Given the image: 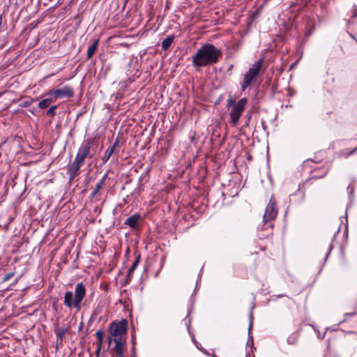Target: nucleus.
Wrapping results in <instances>:
<instances>
[{
    "label": "nucleus",
    "instance_id": "4",
    "mask_svg": "<svg viewBox=\"0 0 357 357\" xmlns=\"http://www.w3.org/2000/svg\"><path fill=\"white\" fill-rule=\"evenodd\" d=\"M86 294V288L82 282L78 283L75 289L74 295L68 292V307H75L77 311L80 310L81 302Z\"/></svg>",
    "mask_w": 357,
    "mask_h": 357
},
{
    "label": "nucleus",
    "instance_id": "26",
    "mask_svg": "<svg viewBox=\"0 0 357 357\" xmlns=\"http://www.w3.org/2000/svg\"><path fill=\"white\" fill-rule=\"evenodd\" d=\"M347 191H348L349 193L352 194L353 192H354V188L351 185H349L347 187Z\"/></svg>",
    "mask_w": 357,
    "mask_h": 357
},
{
    "label": "nucleus",
    "instance_id": "10",
    "mask_svg": "<svg viewBox=\"0 0 357 357\" xmlns=\"http://www.w3.org/2000/svg\"><path fill=\"white\" fill-rule=\"evenodd\" d=\"M141 218V215L139 213H135L131 216L128 217L124 222V224L128 225L131 228H135Z\"/></svg>",
    "mask_w": 357,
    "mask_h": 357
},
{
    "label": "nucleus",
    "instance_id": "31",
    "mask_svg": "<svg viewBox=\"0 0 357 357\" xmlns=\"http://www.w3.org/2000/svg\"><path fill=\"white\" fill-rule=\"evenodd\" d=\"M287 342H288L289 344H293V343L294 342H291L290 338H289V339L287 340Z\"/></svg>",
    "mask_w": 357,
    "mask_h": 357
},
{
    "label": "nucleus",
    "instance_id": "22",
    "mask_svg": "<svg viewBox=\"0 0 357 357\" xmlns=\"http://www.w3.org/2000/svg\"><path fill=\"white\" fill-rule=\"evenodd\" d=\"M96 336L98 340L99 341L100 344H101L102 342L103 341V338H104L103 332L100 330L97 331L96 332Z\"/></svg>",
    "mask_w": 357,
    "mask_h": 357
},
{
    "label": "nucleus",
    "instance_id": "11",
    "mask_svg": "<svg viewBox=\"0 0 357 357\" xmlns=\"http://www.w3.org/2000/svg\"><path fill=\"white\" fill-rule=\"evenodd\" d=\"M50 96L53 97L55 99L59 98H64L67 96V88L65 86L62 89H56L54 91H51L49 93Z\"/></svg>",
    "mask_w": 357,
    "mask_h": 357
},
{
    "label": "nucleus",
    "instance_id": "35",
    "mask_svg": "<svg viewBox=\"0 0 357 357\" xmlns=\"http://www.w3.org/2000/svg\"><path fill=\"white\" fill-rule=\"evenodd\" d=\"M2 93H3L2 92H0V97L2 96Z\"/></svg>",
    "mask_w": 357,
    "mask_h": 357
},
{
    "label": "nucleus",
    "instance_id": "33",
    "mask_svg": "<svg viewBox=\"0 0 357 357\" xmlns=\"http://www.w3.org/2000/svg\"><path fill=\"white\" fill-rule=\"evenodd\" d=\"M331 249H332V245H330V250H329V252L331 250Z\"/></svg>",
    "mask_w": 357,
    "mask_h": 357
},
{
    "label": "nucleus",
    "instance_id": "19",
    "mask_svg": "<svg viewBox=\"0 0 357 357\" xmlns=\"http://www.w3.org/2000/svg\"><path fill=\"white\" fill-rule=\"evenodd\" d=\"M139 261H140V258L138 256L135 260L134 261V262L132 263L131 267L129 268L128 270V275H130L133 271L136 269V268L139 265Z\"/></svg>",
    "mask_w": 357,
    "mask_h": 357
},
{
    "label": "nucleus",
    "instance_id": "6",
    "mask_svg": "<svg viewBox=\"0 0 357 357\" xmlns=\"http://www.w3.org/2000/svg\"><path fill=\"white\" fill-rule=\"evenodd\" d=\"M248 104V99L245 98H241L237 101L236 104L229 110L230 123L235 127L238 125L239 119L244 112Z\"/></svg>",
    "mask_w": 357,
    "mask_h": 357
},
{
    "label": "nucleus",
    "instance_id": "25",
    "mask_svg": "<svg viewBox=\"0 0 357 357\" xmlns=\"http://www.w3.org/2000/svg\"><path fill=\"white\" fill-rule=\"evenodd\" d=\"M15 273L14 272H11V273H7L2 279V281L3 282H6L8 281V280H10L12 277H13Z\"/></svg>",
    "mask_w": 357,
    "mask_h": 357
},
{
    "label": "nucleus",
    "instance_id": "3",
    "mask_svg": "<svg viewBox=\"0 0 357 357\" xmlns=\"http://www.w3.org/2000/svg\"><path fill=\"white\" fill-rule=\"evenodd\" d=\"M278 208L276 206V201L273 197L271 196L268 204H267L263 217L264 226L265 229H272L273 227V220H274L278 215Z\"/></svg>",
    "mask_w": 357,
    "mask_h": 357
},
{
    "label": "nucleus",
    "instance_id": "27",
    "mask_svg": "<svg viewBox=\"0 0 357 357\" xmlns=\"http://www.w3.org/2000/svg\"><path fill=\"white\" fill-rule=\"evenodd\" d=\"M67 301H68V298H67V291L63 295V303L66 305H67Z\"/></svg>",
    "mask_w": 357,
    "mask_h": 357
},
{
    "label": "nucleus",
    "instance_id": "16",
    "mask_svg": "<svg viewBox=\"0 0 357 357\" xmlns=\"http://www.w3.org/2000/svg\"><path fill=\"white\" fill-rule=\"evenodd\" d=\"M52 102V98L51 97L46 98L39 102L38 107L41 109H45L50 106Z\"/></svg>",
    "mask_w": 357,
    "mask_h": 357
},
{
    "label": "nucleus",
    "instance_id": "9",
    "mask_svg": "<svg viewBox=\"0 0 357 357\" xmlns=\"http://www.w3.org/2000/svg\"><path fill=\"white\" fill-rule=\"evenodd\" d=\"M119 139H116V141L114 142V144L107 149V150L105 151V155L102 159L103 164H105L109 160L110 157L114 153L116 148L119 146Z\"/></svg>",
    "mask_w": 357,
    "mask_h": 357
},
{
    "label": "nucleus",
    "instance_id": "12",
    "mask_svg": "<svg viewBox=\"0 0 357 357\" xmlns=\"http://www.w3.org/2000/svg\"><path fill=\"white\" fill-rule=\"evenodd\" d=\"M125 343H116L114 347V351L118 357H124L123 351L125 350Z\"/></svg>",
    "mask_w": 357,
    "mask_h": 357
},
{
    "label": "nucleus",
    "instance_id": "30",
    "mask_svg": "<svg viewBox=\"0 0 357 357\" xmlns=\"http://www.w3.org/2000/svg\"><path fill=\"white\" fill-rule=\"evenodd\" d=\"M73 91L68 88V98L73 96Z\"/></svg>",
    "mask_w": 357,
    "mask_h": 357
},
{
    "label": "nucleus",
    "instance_id": "14",
    "mask_svg": "<svg viewBox=\"0 0 357 357\" xmlns=\"http://www.w3.org/2000/svg\"><path fill=\"white\" fill-rule=\"evenodd\" d=\"M174 39V36L173 35L168 36L165 39H164L163 41L162 42V50H168L170 45L172 44Z\"/></svg>",
    "mask_w": 357,
    "mask_h": 357
},
{
    "label": "nucleus",
    "instance_id": "23",
    "mask_svg": "<svg viewBox=\"0 0 357 357\" xmlns=\"http://www.w3.org/2000/svg\"><path fill=\"white\" fill-rule=\"evenodd\" d=\"M56 108V105H53V106L50 107L47 112V115L53 116L55 114L54 111H55Z\"/></svg>",
    "mask_w": 357,
    "mask_h": 357
},
{
    "label": "nucleus",
    "instance_id": "29",
    "mask_svg": "<svg viewBox=\"0 0 357 357\" xmlns=\"http://www.w3.org/2000/svg\"><path fill=\"white\" fill-rule=\"evenodd\" d=\"M131 351H132L131 357H136V352H135V347H132Z\"/></svg>",
    "mask_w": 357,
    "mask_h": 357
},
{
    "label": "nucleus",
    "instance_id": "7",
    "mask_svg": "<svg viewBox=\"0 0 357 357\" xmlns=\"http://www.w3.org/2000/svg\"><path fill=\"white\" fill-rule=\"evenodd\" d=\"M127 321L122 319L119 323L113 322L110 326V335L112 336L126 335Z\"/></svg>",
    "mask_w": 357,
    "mask_h": 357
},
{
    "label": "nucleus",
    "instance_id": "8",
    "mask_svg": "<svg viewBox=\"0 0 357 357\" xmlns=\"http://www.w3.org/2000/svg\"><path fill=\"white\" fill-rule=\"evenodd\" d=\"M303 23L305 24V28L307 29L305 32V36L309 37L311 35L314 27V19L310 16H305L303 18Z\"/></svg>",
    "mask_w": 357,
    "mask_h": 357
},
{
    "label": "nucleus",
    "instance_id": "34",
    "mask_svg": "<svg viewBox=\"0 0 357 357\" xmlns=\"http://www.w3.org/2000/svg\"><path fill=\"white\" fill-rule=\"evenodd\" d=\"M307 4V2H305L303 3V6H305Z\"/></svg>",
    "mask_w": 357,
    "mask_h": 357
},
{
    "label": "nucleus",
    "instance_id": "5",
    "mask_svg": "<svg viewBox=\"0 0 357 357\" xmlns=\"http://www.w3.org/2000/svg\"><path fill=\"white\" fill-rule=\"evenodd\" d=\"M262 63V59L258 60L245 73L243 78V82L241 84V89L243 91H245L246 89L250 86L252 81L257 78L261 68Z\"/></svg>",
    "mask_w": 357,
    "mask_h": 357
},
{
    "label": "nucleus",
    "instance_id": "28",
    "mask_svg": "<svg viewBox=\"0 0 357 357\" xmlns=\"http://www.w3.org/2000/svg\"><path fill=\"white\" fill-rule=\"evenodd\" d=\"M355 314H356L355 312H351V313H346L344 314V317H346L347 318L349 317H352V316L355 315Z\"/></svg>",
    "mask_w": 357,
    "mask_h": 357
},
{
    "label": "nucleus",
    "instance_id": "17",
    "mask_svg": "<svg viewBox=\"0 0 357 357\" xmlns=\"http://www.w3.org/2000/svg\"><path fill=\"white\" fill-rule=\"evenodd\" d=\"M67 329H62L61 331H58L56 333L57 340H56V349H59V347L62 344V338L65 336L66 331Z\"/></svg>",
    "mask_w": 357,
    "mask_h": 357
},
{
    "label": "nucleus",
    "instance_id": "2",
    "mask_svg": "<svg viewBox=\"0 0 357 357\" xmlns=\"http://www.w3.org/2000/svg\"><path fill=\"white\" fill-rule=\"evenodd\" d=\"M90 150V142H86L83 143L79 149L78 153L75 159V162L72 167L70 168V169H68L70 173V180L73 179V178H74L77 175L85 158L87 156H89L91 158H92V155H89Z\"/></svg>",
    "mask_w": 357,
    "mask_h": 357
},
{
    "label": "nucleus",
    "instance_id": "24",
    "mask_svg": "<svg viewBox=\"0 0 357 357\" xmlns=\"http://www.w3.org/2000/svg\"><path fill=\"white\" fill-rule=\"evenodd\" d=\"M249 319H250V324H249L248 333L250 334L251 329H252V324H253V314L252 312L249 314Z\"/></svg>",
    "mask_w": 357,
    "mask_h": 357
},
{
    "label": "nucleus",
    "instance_id": "18",
    "mask_svg": "<svg viewBox=\"0 0 357 357\" xmlns=\"http://www.w3.org/2000/svg\"><path fill=\"white\" fill-rule=\"evenodd\" d=\"M126 335H119L112 336L109 338V342H111L112 340L116 343H122L126 342Z\"/></svg>",
    "mask_w": 357,
    "mask_h": 357
},
{
    "label": "nucleus",
    "instance_id": "13",
    "mask_svg": "<svg viewBox=\"0 0 357 357\" xmlns=\"http://www.w3.org/2000/svg\"><path fill=\"white\" fill-rule=\"evenodd\" d=\"M98 45V40H95L88 48L87 59H91L96 52Z\"/></svg>",
    "mask_w": 357,
    "mask_h": 357
},
{
    "label": "nucleus",
    "instance_id": "1",
    "mask_svg": "<svg viewBox=\"0 0 357 357\" xmlns=\"http://www.w3.org/2000/svg\"><path fill=\"white\" fill-rule=\"evenodd\" d=\"M221 56V51L213 44L206 43L199 48L192 58L195 67H203L213 65L218 62Z\"/></svg>",
    "mask_w": 357,
    "mask_h": 357
},
{
    "label": "nucleus",
    "instance_id": "20",
    "mask_svg": "<svg viewBox=\"0 0 357 357\" xmlns=\"http://www.w3.org/2000/svg\"><path fill=\"white\" fill-rule=\"evenodd\" d=\"M236 102H236V99L234 98L230 97L227 100V107L231 109L234 105H235V104H236Z\"/></svg>",
    "mask_w": 357,
    "mask_h": 357
},
{
    "label": "nucleus",
    "instance_id": "15",
    "mask_svg": "<svg viewBox=\"0 0 357 357\" xmlns=\"http://www.w3.org/2000/svg\"><path fill=\"white\" fill-rule=\"evenodd\" d=\"M107 178V174H105L102 178L96 184L95 190L92 192L91 195L92 197H95L98 191L102 188L103 184L105 183V181Z\"/></svg>",
    "mask_w": 357,
    "mask_h": 357
},
{
    "label": "nucleus",
    "instance_id": "32",
    "mask_svg": "<svg viewBox=\"0 0 357 357\" xmlns=\"http://www.w3.org/2000/svg\"><path fill=\"white\" fill-rule=\"evenodd\" d=\"M324 335H325V333L322 335L321 337H320V334L319 333V337H320V338H324Z\"/></svg>",
    "mask_w": 357,
    "mask_h": 357
},
{
    "label": "nucleus",
    "instance_id": "21",
    "mask_svg": "<svg viewBox=\"0 0 357 357\" xmlns=\"http://www.w3.org/2000/svg\"><path fill=\"white\" fill-rule=\"evenodd\" d=\"M357 152V146L353 150H348V149H345L342 151V153L344 154V155H345L346 157H348L349 155H351V154H354Z\"/></svg>",
    "mask_w": 357,
    "mask_h": 357
}]
</instances>
